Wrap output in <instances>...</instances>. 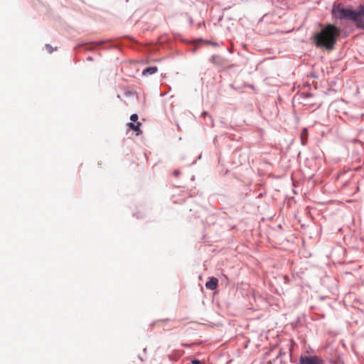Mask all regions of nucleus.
<instances>
[{
    "label": "nucleus",
    "instance_id": "f257e3e1",
    "mask_svg": "<svg viewBox=\"0 0 364 364\" xmlns=\"http://www.w3.org/2000/svg\"><path fill=\"white\" fill-rule=\"evenodd\" d=\"M340 34V28L332 24H328L314 38L316 47L332 50Z\"/></svg>",
    "mask_w": 364,
    "mask_h": 364
},
{
    "label": "nucleus",
    "instance_id": "f03ea898",
    "mask_svg": "<svg viewBox=\"0 0 364 364\" xmlns=\"http://www.w3.org/2000/svg\"><path fill=\"white\" fill-rule=\"evenodd\" d=\"M332 16L336 19H347L356 23L357 28L364 29V6H360L358 11H354L343 7L341 4L334 6L331 11Z\"/></svg>",
    "mask_w": 364,
    "mask_h": 364
},
{
    "label": "nucleus",
    "instance_id": "7ed1b4c3",
    "mask_svg": "<svg viewBox=\"0 0 364 364\" xmlns=\"http://www.w3.org/2000/svg\"><path fill=\"white\" fill-rule=\"evenodd\" d=\"M299 364H325V360L318 355H301Z\"/></svg>",
    "mask_w": 364,
    "mask_h": 364
},
{
    "label": "nucleus",
    "instance_id": "20e7f679",
    "mask_svg": "<svg viewBox=\"0 0 364 364\" xmlns=\"http://www.w3.org/2000/svg\"><path fill=\"white\" fill-rule=\"evenodd\" d=\"M218 284V279L216 277H211L208 282L205 283V287L207 289L210 290H215Z\"/></svg>",
    "mask_w": 364,
    "mask_h": 364
},
{
    "label": "nucleus",
    "instance_id": "39448f33",
    "mask_svg": "<svg viewBox=\"0 0 364 364\" xmlns=\"http://www.w3.org/2000/svg\"><path fill=\"white\" fill-rule=\"evenodd\" d=\"M158 71V68L156 66L148 67L142 71V75L148 76L153 75Z\"/></svg>",
    "mask_w": 364,
    "mask_h": 364
},
{
    "label": "nucleus",
    "instance_id": "423d86ee",
    "mask_svg": "<svg viewBox=\"0 0 364 364\" xmlns=\"http://www.w3.org/2000/svg\"><path fill=\"white\" fill-rule=\"evenodd\" d=\"M141 125V122H136V124L134 123V122H129L128 123V126L129 127L130 129H132L133 131L134 132H136V135H139V133H141V131L139 129V127Z\"/></svg>",
    "mask_w": 364,
    "mask_h": 364
},
{
    "label": "nucleus",
    "instance_id": "0eeeda50",
    "mask_svg": "<svg viewBox=\"0 0 364 364\" xmlns=\"http://www.w3.org/2000/svg\"><path fill=\"white\" fill-rule=\"evenodd\" d=\"M131 121L136 122L138 119V115L136 114H132L130 117Z\"/></svg>",
    "mask_w": 364,
    "mask_h": 364
},
{
    "label": "nucleus",
    "instance_id": "6e6552de",
    "mask_svg": "<svg viewBox=\"0 0 364 364\" xmlns=\"http://www.w3.org/2000/svg\"><path fill=\"white\" fill-rule=\"evenodd\" d=\"M46 48L48 49V50L50 53H51L53 51V49L50 44H46Z\"/></svg>",
    "mask_w": 364,
    "mask_h": 364
},
{
    "label": "nucleus",
    "instance_id": "1a4fd4ad",
    "mask_svg": "<svg viewBox=\"0 0 364 364\" xmlns=\"http://www.w3.org/2000/svg\"><path fill=\"white\" fill-rule=\"evenodd\" d=\"M284 353H284V350L281 348V349L279 350V354H278V355H277V358H279V357H282L283 355H284Z\"/></svg>",
    "mask_w": 364,
    "mask_h": 364
},
{
    "label": "nucleus",
    "instance_id": "9d476101",
    "mask_svg": "<svg viewBox=\"0 0 364 364\" xmlns=\"http://www.w3.org/2000/svg\"><path fill=\"white\" fill-rule=\"evenodd\" d=\"M179 174H180V171L178 170H175L173 171V175L175 177H178L179 176Z\"/></svg>",
    "mask_w": 364,
    "mask_h": 364
},
{
    "label": "nucleus",
    "instance_id": "9b49d317",
    "mask_svg": "<svg viewBox=\"0 0 364 364\" xmlns=\"http://www.w3.org/2000/svg\"><path fill=\"white\" fill-rule=\"evenodd\" d=\"M191 363H192V364H200V361L199 360H196V359H195V360H193L191 361Z\"/></svg>",
    "mask_w": 364,
    "mask_h": 364
},
{
    "label": "nucleus",
    "instance_id": "f8f14e48",
    "mask_svg": "<svg viewBox=\"0 0 364 364\" xmlns=\"http://www.w3.org/2000/svg\"><path fill=\"white\" fill-rule=\"evenodd\" d=\"M201 114H202V116L206 115L207 112H203Z\"/></svg>",
    "mask_w": 364,
    "mask_h": 364
}]
</instances>
